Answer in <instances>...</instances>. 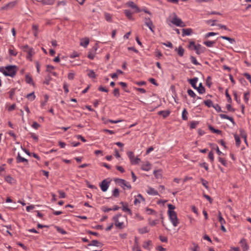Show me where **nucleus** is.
<instances>
[{
	"label": "nucleus",
	"mask_w": 251,
	"mask_h": 251,
	"mask_svg": "<svg viewBox=\"0 0 251 251\" xmlns=\"http://www.w3.org/2000/svg\"><path fill=\"white\" fill-rule=\"evenodd\" d=\"M126 5L129 7L131 8L132 9L134 10V12L136 13H139L141 11V9L138 7V6L134 3L132 1H128L126 3Z\"/></svg>",
	"instance_id": "7"
},
{
	"label": "nucleus",
	"mask_w": 251,
	"mask_h": 251,
	"mask_svg": "<svg viewBox=\"0 0 251 251\" xmlns=\"http://www.w3.org/2000/svg\"><path fill=\"white\" fill-rule=\"evenodd\" d=\"M117 183H118L121 187H122L124 189V187H126L128 189H131V186L129 182H126L125 180L123 179H117L116 180Z\"/></svg>",
	"instance_id": "8"
},
{
	"label": "nucleus",
	"mask_w": 251,
	"mask_h": 251,
	"mask_svg": "<svg viewBox=\"0 0 251 251\" xmlns=\"http://www.w3.org/2000/svg\"><path fill=\"white\" fill-rule=\"evenodd\" d=\"M151 241H150L145 242L143 245V248L145 249L150 250L149 247L151 245Z\"/></svg>",
	"instance_id": "53"
},
{
	"label": "nucleus",
	"mask_w": 251,
	"mask_h": 251,
	"mask_svg": "<svg viewBox=\"0 0 251 251\" xmlns=\"http://www.w3.org/2000/svg\"><path fill=\"white\" fill-rule=\"evenodd\" d=\"M218 160L219 161L221 162L224 166H227V162L224 159L221 157H219Z\"/></svg>",
	"instance_id": "60"
},
{
	"label": "nucleus",
	"mask_w": 251,
	"mask_h": 251,
	"mask_svg": "<svg viewBox=\"0 0 251 251\" xmlns=\"http://www.w3.org/2000/svg\"><path fill=\"white\" fill-rule=\"evenodd\" d=\"M97 50V48L93 47L92 49L89 51V54L88 55V57L89 59L93 60L94 58L95 55V52Z\"/></svg>",
	"instance_id": "15"
},
{
	"label": "nucleus",
	"mask_w": 251,
	"mask_h": 251,
	"mask_svg": "<svg viewBox=\"0 0 251 251\" xmlns=\"http://www.w3.org/2000/svg\"><path fill=\"white\" fill-rule=\"evenodd\" d=\"M18 69L16 65H9L0 68V71L5 75L13 77L16 74Z\"/></svg>",
	"instance_id": "2"
},
{
	"label": "nucleus",
	"mask_w": 251,
	"mask_h": 251,
	"mask_svg": "<svg viewBox=\"0 0 251 251\" xmlns=\"http://www.w3.org/2000/svg\"><path fill=\"white\" fill-rule=\"evenodd\" d=\"M216 22H217V20H209L206 21V23L207 24H210L211 25V26H215L216 25Z\"/></svg>",
	"instance_id": "51"
},
{
	"label": "nucleus",
	"mask_w": 251,
	"mask_h": 251,
	"mask_svg": "<svg viewBox=\"0 0 251 251\" xmlns=\"http://www.w3.org/2000/svg\"><path fill=\"white\" fill-rule=\"evenodd\" d=\"M221 38L223 39L228 41L230 44H234L235 43V40L233 38H231L225 36H221Z\"/></svg>",
	"instance_id": "30"
},
{
	"label": "nucleus",
	"mask_w": 251,
	"mask_h": 251,
	"mask_svg": "<svg viewBox=\"0 0 251 251\" xmlns=\"http://www.w3.org/2000/svg\"><path fill=\"white\" fill-rule=\"evenodd\" d=\"M168 214L169 217V219L171 222L172 224L174 226H176L178 224L179 221L177 217L176 212L174 211L175 206L171 204L168 205Z\"/></svg>",
	"instance_id": "1"
},
{
	"label": "nucleus",
	"mask_w": 251,
	"mask_h": 251,
	"mask_svg": "<svg viewBox=\"0 0 251 251\" xmlns=\"http://www.w3.org/2000/svg\"><path fill=\"white\" fill-rule=\"evenodd\" d=\"M175 50L177 51V54L180 56H182L184 55V50L181 46H179L178 48H176Z\"/></svg>",
	"instance_id": "24"
},
{
	"label": "nucleus",
	"mask_w": 251,
	"mask_h": 251,
	"mask_svg": "<svg viewBox=\"0 0 251 251\" xmlns=\"http://www.w3.org/2000/svg\"><path fill=\"white\" fill-rule=\"evenodd\" d=\"M234 137L235 140V144L237 147H239L241 144V140L240 137L236 134H234Z\"/></svg>",
	"instance_id": "27"
},
{
	"label": "nucleus",
	"mask_w": 251,
	"mask_h": 251,
	"mask_svg": "<svg viewBox=\"0 0 251 251\" xmlns=\"http://www.w3.org/2000/svg\"><path fill=\"white\" fill-rule=\"evenodd\" d=\"M89 43V39L86 38L82 39L81 40L80 45V46L84 47V48H86L88 45Z\"/></svg>",
	"instance_id": "21"
},
{
	"label": "nucleus",
	"mask_w": 251,
	"mask_h": 251,
	"mask_svg": "<svg viewBox=\"0 0 251 251\" xmlns=\"http://www.w3.org/2000/svg\"><path fill=\"white\" fill-rule=\"evenodd\" d=\"M193 247L191 248L192 251H201L199 245L195 243H193Z\"/></svg>",
	"instance_id": "39"
},
{
	"label": "nucleus",
	"mask_w": 251,
	"mask_h": 251,
	"mask_svg": "<svg viewBox=\"0 0 251 251\" xmlns=\"http://www.w3.org/2000/svg\"><path fill=\"white\" fill-rule=\"evenodd\" d=\"M104 17H105V20L107 22H111L112 16H111V14H110L109 13L105 12L104 13Z\"/></svg>",
	"instance_id": "44"
},
{
	"label": "nucleus",
	"mask_w": 251,
	"mask_h": 251,
	"mask_svg": "<svg viewBox=\"0 0 251 251\" xmlns=\"http://www.w3.org/2000/svg\"><path fill=\"white\" fill-rule=\"evenodd\" d=\"M170 114V111L169 110L166 111H159L158 112L159 115H161L164 118L167 117Z\"/></svg>",
	"instance_id": "22"
},
{
	"label": "nucleus",
	"mask_w": 251,
	"mask_h": 251,
	"mask_svg": "<svg viewBox=\"0 0 251 251\" xmlns=\"http://www.w3.org/2000/svg\"><path fill=\"white\" fill-rule=\"evenodd\" d=\"M16 160H17V163L25 162L26 164L28 163V160L22 157L20 155V154L19 152L18 153V155H17V156L16 158Z\"/></svg>",
	"instance_id": "16"
},
{
	"label": "nucleus",
	"mask_w": 251,
	"mask_h": 251,
	"mask_svg": "<svg viewBox=\"0 0 251 251\" xmlns=\"http://www.w3.org/2000/svg\"><path fill=\"white\" fill-rule=\"evenodd\" d=\"M17 3H18L17 0H14V1H11V2H9L8 3H7L6 5H5L2 8V9H11V8H13L14 7H15L17 5Z\"/></svg>",
	"instance_id": "10"
},
{
	"label": "nucleus",
	"mask_w": 251,
	"mask_h": 251,
	"mask_svg": "<svg viewBox=\"0 0 251 251\" xmlns=\"http://www.w3.org/2000/svg\"><path fill=\"white\" fill-rule=\"evenodd\" d=\"M201 181L202 185L206 189H208V182L206 180H204L203 178H202L201 179Z\"/></svg>",
	"instance_id": "55"
},
{
	"label": "nucleus",
	"mask_w": 251,
	"mask_h": 251,
	"mask_svg": "<svg viewBox=\"0 0 251 251\" xmlns=\"http://www.w3.org/2000/svg\"><path fill=\"white\" fill-rule=\"evenodd\" d=\"M146 211L148 214H154L156 213L153 210L149 208H147Z\"/></svg>",
	"instance_id": "62"
},
{
	"label": "nucleus",
	"mask_w": 251,
	"mask_h": 251,
	"mask_svg": "<svg viewBox=\"0 0 251 251\" xmlns=\"http://www.w3.org/2000/svg\"><path fill=\"white\" fill-rule=\"evenodd\" d=\"M187 115H188V112L187 111L186 109L185 108H184L182 112V120H185V121L187 120V119H188Z\"/></svg>",
	"instance_id": "33"
},
{
	"label": "nucleus",
	"mask_w": 251,
	"mask_h": 251,
	"mask_svg": "<svg viewBox=\"0 0 251 251\" xmlns=\"http://www.w3.org/2000/svg\"><path fill=\"white\" fill-rule=\"evenodd\" d=\"M149 230L147 226L140 228L138 229V231L140 234H144L148 232Z\"/></svg>",
	"instance_id": "35"
},
{
	"label": "nucleus",
	"mask_w": 251,
	"mask_h": 251,
	"mask_svg": "<svg viewBox=\"0 0 251 251\" xmlns=\"http://www.w3.org/2000/svg\"><path fill=\"white\" fill-rule=\"evenodd\" d=\"M240 135L243 138H247V134L244 129L241 128L239 130Z\"/></svg>",
	"instance_id": "36"
},
{
	"label": "nucleus",
	"mask_w": 251,
	"mask_h": 251,
	"mask_svg": "<svg viewBox=\"0 0 251 251\" xmlns=\"http://www.w3.org/2000/svg\"><path fill=\"white\" fill-rule=\"evenodd\" d=\"M173 15L172 18L170 21L171 23L177 26L184 27L185 26L184 23L177 16L176 13H174Z\"/></svg>",
	"instance_id": "5"
},
{
	"label": "nucleus",
	"mask_w": 251,
	"mask_h": 251,
	"mask_svg": "<svg viewBox=\"0 0 251 251\" xmlns=\"http://www.w3.org/2000/svg\"><path fill=\"white\" fill-rule=\"evenodd\" d=\"M196 90L198 91V92L201 94H202L203 93H205V88L204 87L202 86V84L201 83H200L199 84V86L198 87H197V89H196Z\"/></svg>",
	"instance_id": "25"
},
{
	"label": "nucleus",
	"mask_w": 251,
	"mask_h": 251,
	"mask_svg": "<svg viewBox=\"0 0 251 251\" xmlns=\"http://www.w3.org/2000/svg\"><path fill=\"white\" fill-rule=\"evenodd\" d=\"M56 230L60 233H61L63 235H65L67 234V232L64 230L62 228H61L59 226H56Z\"/></svg>",
	"instance_id": "47"
},
{
	"label": "nucleus",
	"mask_w": 251,
	"mask_h": 251,
	"mask_svg": "<svg viewBox=\"0 0 251 251\" xmlns=\"http://www.w3.org/2000/svg\"><path fill=\"white\" fill-rule=\"evenodd\" d=\"M113 93L114 94V95L117 98H118L120 97V92H119V90L118 88H115L113 92Z\"/></svg>",
	"instance_id": "54"
},
{
	"label": "nucleus",
	"mask_w": 251,
	"mask_h": 251,
	"mask_svg": "<svg viewBox=\"0 0 251 251\" xmlns=\"http://www.w3.org/2000/svg\"><path fill=\"white\" fill-rule=\"evenodd\" d=\"M5 180L10 183V184H12L15 181V180L14 179L11 177L10 176H6L5 177Z\"/></svg>",
	"instance_id": "31"
},
{
	"label": "nucleus",
	"mask_w": 251,
	"mask_h": 251,
	"mask_svg": "<svg viewBox=\"0 0 251 251\" xmlns=\"http://www.w3.org/2000/svg\"><path fill=\"white\" fill-rule=\"evenodd\" d=\"M187 93L189 96L193 98H196V95L195 92L191 89H188L187 90Z\"/></svg>",
	"instance_id": "43"
},
{
	"label": "nucleus",
	"mask_w": 251,
	"mask_h": 251,
	"mask_svg": "<svg viewBox=\"0 0 251 251\" xmlns=\"http://www.w3.org/2000/svg\"><path fill=\"white\" fill-rule=\"evenodd\" d=\"M209 129L213 133H217L219 134L221 133V131L220 130L216 129L211 126H209Z\"/></svg>",
	"instance_id": "42"
},
{
	"label": "nucleus",
	"mask_w": 251,
	"mask_h": 251,
	"mask_svg": "<svg viewBox=\"0 0 251 251\" xmlns=\"http://www.w3.org/2000/svg\"><path fill=\"white\" fill-rule=\"evenodd\" d=\"M26 52L28 54L26 57L27 59L30 61H32V56L34 53L33 49L31 48V49H28V50H26Z\"/></svg>",
	"instance_id": "18"
},
{
	"label": "nucleus",
	"mask_w": 251,
	"mask_h": 251,
	"mask_svg": "<svg viewBox=\"0 0 251 251\" xmlns=\"http://www.w3.org/2000/svg\"><path fill=\"white\" fill-rule=\"evenodd\" d=\"M218 218H219V221L221 223V225H223L225 223V221L224 219V218L222 217L221 213L220 211L218 213Z\"/></svg>",
	"instance_id": "40"
},
{
	"label": "nucleus",
	"mask_w": 251,
	"mask_h": 251,
	"mask_svg": "<svg viewBox=\"0 0 251 251\" xmlns=\"http://www.w3.org/2000/svg\"><path fill=\"white\" fill-rule=\"evenodd\" d=\"M199 165L201 167H203L206 171L208 170V165L206 162L200 163Z\"/></svg>",
	"instance_id": "57"
},
{
	"label": "nucleus",
	"mask_w": 251,
	"mask_h": 251,
	"mask_svg": "<svg viewBox=\"0 0 251 251\" xmlns=\"http://www.w3.org/2000/svg\"><path fill=\"white\" fill-rule=\"evenodd\" d=\"M132 250L133 251H142L136 241H135V244L132 247Z\"/></svg>",
	"instance_id": "41"
},
{
	"label": "nucleus",
	"mask_w": 251,
	"mask_h": 251,
	"mask_svg": "<svg viewBox=\"0 0 251 251\" xmlns=\"http://www.w3.org/2000/svg\"><path fill=\"white\" fill-rule=\"evenodd\" d=\"M193 32V30L191 28H183L182 29V36L184 37L185 36L190 35Z\"/></svg>",
	"instance_id": "14"
},
{
	"label": "nucleus",
	"mask_w": 251,
	"mask_h": 251,
	"mask_svg": "<svg viewBox=\"0 0 251 251\" xmlns=\"http://www.w3.org/2000/svg\"><path fill=\"white\" fill-rule=\"evenodd\" d=\"M31 126L35 129H37L40 126V125L37 123V122H34Z\"/></svg>",
	"instance_id": "63"
},
{
	"label": "nucleus",
	"mask_w": 251,
	"mask_h": 251,
	"mask_svg": "<svg viewBox=\"0 0 251 251\" xmlns=\"http://www.w3.org/2000/svg\"><path fill=\"white\" fill-rule=\"evenodd\" d=\"M122 210L128 213L130 215H132V213L131 210L128 207V204L127 203H126V205H124L122 207Z\"/></svg>",
	"instance_id": "29"
},
{
	"label": "nucleus",
	"mask_w": 251,
	"mask_h": 251,
	"mask_svg": "<svg viewBox=\"0 0 251 251\" xmlns=\"http://www.w3.org/2000/svg\"><path fill=\"white\" fill-rule=\"evenodd\" d=\"M109 183L110 182L107 181L106 179L102 181L100 184V187L103 192H105L107 191L109 185Z\"/></svg>",
	"instance_id": "9"
},
{
	"label": "nucleus",
	"mask_w": 251,
	"mask_h": 251,
	"mask_svg": "<svg viewBox=\"0 0 251 251\" xmlns=\"http://www.w3.org/2000/svg\"><path fill=\"white\" fill-rule=\"evenodd\" d=\"M87 75L90 78H95L96 77L95 73L92 70H87Z\"/></svg>",
	"instance_id": "28"
},
{
	"label": "nucleus",
	"mask_w": 251,
	"mask_h": 251,
	"mask_svg": "<svg viewBox=\"0 0 251 251\" xmlns=\"http://www.w3.org/2000/svg\"><path fill=\"white\" fill-rule=\"evenodd\" d=\"M35 95H34V93L32 92L30 94H28L26 96V98L30 100L31 101H33L35 99Z\"/></svg>",
	"instance_id": "38"
},
{
	"label": "nucleus",
	"mask_w": 251,
	"mask_h": 251,
	"mask_svg": "<svg viewBox=\"0 0 251 251\" xmlns=\"http://www.w3.org/2000/svg\"><path fill=\"white\" fill-rule=\"evenodd\" d=\"M75 77V73L73 72H70L68 75V78L70 80L74 79Z\"/></svg>",
	"instance_id": "64"
},
{
	"label": "nucleus",
	"mask_w": 251,
	"mask_h": 251,
	"mask_svg": "<svg viewBox=\"0 0 251 251\" xmlns=\"http://www.w3.org/2000/svg\"><path fill=\"white\" fill-rule=\"evenodd\" d=\"M54 67L51 65H48L47 66V72L50 73H52V70L54 69Z\"/></svg>",
	"instance_id": "58"
},
{
	"label": "nucleus",
	"mask_w": 251,
	"mask_h": 251,
	"mask_svg": "<svg viewBox=\"0 0 251 251\" xmlns=\"http://www.w3.org/2000/svg\"><path fill=\"white\" fill-rule=\"evenodd\" d=\"M9 53L11 56H15L17 54V51L12 47L9 49Z\"/></svg>",
	"instance_id": "34"
},
{
	"label": "nucleus",
	"mask_w": 251,
	"mask_h": 251,
	"mask_svg": "<svg viewBox=\"0 0 251 251\" xmlns=\"http://www.w3.org/2000/svg\"><path fill=\"white\" fill-rule=\"evenodd\" d=\"M217 34H218V33H216V32H210L207 33L205 35V38H209L210 36H214V35H217Z\"/></svg>",
	"instance_id": "52"
},
{
	"label": "nucleus",
	"mask_w": 251,
	"mask_h": 251,
	"mask_svg": "<svg viewBox=\"0 0 251 251\" xmlns=\"http://www.w3.org/2000/svg\"><path fill=\"white\" fill-rule=\"evenodd\" d=\"M124 220H126V217L123 216L120 214H117L113 217L114 225L118 229H123L126 227Z\"/></svg>",
	"instance_id": "3"
},
{
	"label": "nucleus",
	"mask_w": 251,
	"mask_h": 251,
	"mask_svg": "<svg viewBox=\"0 0 251 251\" xmlns=\"http://www.w3.org/2000/svg\"><path fill=\"white\" fill-rule=\"evenodd\" d=\"M151 169V164L147 161L145 163L143 164L141 166V169L145 171H149Z\"/></svg>",
	"instance_id": "13"
},
{
	"label": "nucleus",
	"mask_w": 251,
	"mask_h": 251,
	"mask_svg": "<svg viewBox=\"0 0 251 251\" xmlns=\"http://www.w3.org/2000/svg\"><path fill=\"white\" fill-rule=\"evenodd\" d=\"M215 43L216 42L215 41H206L203 42V44L207 47H213Z\"/></svg>",
	"instance_id": "26"
},
{
	"label": "nucleus",
	"mask_w": 251,
	"mask_h": 251,
	"mask_svg": "<svg viewBox=\"0 0 251 251\" xmlns=\"http://www.w3.org/2000/svg\"><path fill=\"white\" fill-rule=\"evenodd\" d=\"M102 244L99 241L96 240H92L90 244H88L89 246H101Z\"/></svg>",
	"instance_id": "23"
},
{
	"label": "nucleus",
	"mask_w": 251,
	"mask_h": 251,
	"mask_svg": "<svg viewBox=\"0 0 251 251\" xmlns=\"http://www.w3.org/2000/svg\"><path fill=\"white\" fill-rule=\"evenodd\" d=\"M124 13L126 16V17L129 19V20L134 21V19L133 18L132 16V13L128 10H125Z\"/></svg>",
	"instance_id": "20"
},
{
	"label": "nucleus",
	"mask_w": 251,
	"mask_h": 251,
	"mask_svg": "<svg viewBox=\"0 0 251 251\" xmlns=\"http://www.w3.org/2000/svg\"><path fill=\"white\" fill-rule=\"evenodd\" d=\"M158 223V220H152V221H151V220H149V224L151 226H155Z\"/></svg>",
	"instance_id": "61"
},
{
	"label": "nucleus",
	"mask_w": 251,
	"mask_h": 251,
	"mask_svg": "<svg viewBox=\"0 0 251 251\" xmlns=\"http://www.w3.org/2000/svg\"><path fill=\"white\" fill-rule=\"evenodd\" d=\"M113 196L115 197H118L119 196V190L118 188H115L113 191Z\"/></svg>",
	"instance_id": "56"
},
{
	"label": "nucleus",
	"mask_w": 251,
	"mask_h": 251,
	"mask_svg": "<svg viewBox=\"0 0 251 251\" xmlns=\"http://www.w3.org/2000/svg\"><path fill=\"white\" fill-rule=\"evenodd\" d=\"M130 161L131 164L135 165V164H137L139 163V161H140V159L138 157H136V158L134 157L133 159H132V160H131Z\"/></svg>",
	"instance_id": "45"
},
{
	"label": "nucleus",
	"mask_w": 251,
	"mask_h": 251,
	"mask_svg": "<svg viewBox=\"0 0 251 251\" xmlns=\"http://www.w3.org/2000/svg\"><path fill=\"white\" fill-rule=\"evenodd\" d=\"M188 48L194 50L198 55H200L205 51V48L204 47L199 44H196L194 41L189 42Z\"/></svg>",
	"instance_id": "4"
},
{
	"label": "nucleus",
	"mask_w": 251,
	"mask_h": 251,
	"mask_svg": "<svg viewBox=\"0 0 251 251\" xmlns=\"http://www.w3.org/2000/svg\"><path fill=\"white\" fill-rule=\"evenodd\" d=\"M198 81V78L197 77H194L192 79H190L188 80V81L190 83V84L191 85L192 87L195 89H197V87L196 86V83H197Z\"/></svg>",
	"instance_id": "12"
},
{
	"label": "nucleus",
	"mask_w": 251,
	"mask_h": 251,
	"mask_svg": "<svg viewBox=\"0 0 251 251\" xmlns=\"http://www.w3.org/2000/svg\"><path fill=\"white\" fill-rule=\"evenodd\" d=\"M25 81L28 84H34L33 79L29 75H25Z\"/></svg>",
	"instance_id": "32"
},
{
	"label": "nucleus",
	"mask_w": 251,
	"mask_h": 251,
	"mask_svg": "<svg viewBox=\"0 0 251 251\" xmlns=\"http://www.w3.org/2000/svg\"><path fill=\"white\" fill-rule=\"evenodd\" d=\"M153 174L157 178H159L161 177V174L160 171L159 170H155L153 172Z\"/></svg>",
	"instance_id": "50"
},
{
	"label": "nucleus",
	"mask_w": 251,
	"mask_h": 251,
	"mask_svg": "<svg viewBox=\"0 0 251 251\" xmlns=\"http://www.w3.org/2000/svg\"><path fill=\"white\" fill-rule=\"evenodd\" d=\"M141 201H144V199L141 194H138L136 197H135L134 204H137L141 202Z\"/></svg>",
	"instance_id": "17"
},
{
	"label": "nucleus",
	"mask_w": 251,
	"mask_h": 251,
	"mask_svg": "<svg viewBox=\"0 0 251 251\" xmlns=\"http://www.w3.org/2000/svg\"><path fill=\"white\" fill-rule=\"evenodd\" d=\"M147 193L150 195L152 196H157L158 195V193L157 191L155 190L154 188L149 187L148 190H147Z\"/></svg>",
	"instance_id": "11"
},
{
	"label": "nucleus",
	"mask_w": 251,
	"mask_h": 251,
	"mask_svg": "<svg viewBox=\"0 0 251 251\" xmlns=\"http://www.w3.org/2000/svg\"><path fill=\"white\" fill-rule=\"evenodd\" d=\"M190 60H191V62L193 64H194V65H200V64L197 61L196 57H195L194 56H191L190 57Z\"/></svg>",
	"instance_id": "48"
},
{
	"label": "nucleus",
	"mask_w": 251,
	"mask_h": 251,
	"mask_svg": "<svg viewBox=\"0 0 251 251\" xmlns=\"http://www.w3.org/2000/svg\"><path fill=\"white\" fill-rule=\"evenodd\" d=\"M219 116L222 119H227L229 120L233 124H235V122L232 117H229L228 116L224 114H220Z\"/></svg>",
	"instance_id": "19"
},
{
	"label": "nucleus",
	"mask_w": 251,
	"mask_h": 251,
	"mask_svg": "<svg viewBox=\"0 0 251 251\" xmlns=\"http://www.w3.org/2000/svg\"><path fill=\"white\" fill-rule=\"evenodd\" d=\"M204 103L208 107H213L214 106V105L213 104V102H212V100H204Z\"/></svg>",
	"instance_id": "37"
},
{
	"label": "nucleus",
	"mask_w": 251,
	"mask_h": 251,
	"mask_svg": "<svg viewBox=\"0 0 251 251\" xmlns=\"http://www.w3.org/2000/svg\"><path fill=\"white\" fill-rule=\"evenodd\" d=\"M198 124H199L198 122L193 121L190 123V127L191 129L195 128Z\"/></svg>",
	"instance_id": "49"
},
{
	"label": "nucleus",
	"mask_w": 251,
	"mask_h": 251,
	"mask_svg": "<svg viewBox=\"0 0 251 251\" xmlns=\"http://www.w3.org/2000/svg\"><path fill=\"white\" fill-rule=\"evenodd\" d=\"M249 96L250 92L248 91L244 93V100L246 103L248 102V100H249Z\"/></svg>",
	"instance_id": "46"
},
{
	"label": "nucleus",
	"mask_w": 251,
	"mask_h": 251,
	"mask_svg": "<svg viewBox=\"0 0 251 251\" xmlns=\"http://www.w3.org/2000/svg\"><path fill=\"white\" fill-rule=\"evenodd\" d=\"M144 21L145 25L150 29V30L153 33H154L155 26L153 24V22L151 18L149 17H145L144 19Z\"/></svg>",
	"instance_id": "6"
},
{
	"label": "nucleus",
	"mask_w": 251,
	"mask_h": 251,
	"mask_svg": "<svg viewBox=\"0 0 251 251\" xmlns=\"http://www.w3.org/2000/svg\"><path fill=\"white\" fill-rule=\"evenodd\" d=\"M127 155L128 158H129L130 160L133 159V158L134 157V153L131 151L127 152Z\"/></svg>",
	"instance_id": "59"
}]
</instances>
